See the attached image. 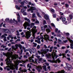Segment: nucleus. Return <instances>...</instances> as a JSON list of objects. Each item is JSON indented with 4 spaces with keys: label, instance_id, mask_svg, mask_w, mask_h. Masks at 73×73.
Returning a JSON list of instances; mask_svg holds the SVG:
<instances>
[{
    "label": "nucleus",
    "instance_id": "obj_60",
    "mask_svg": "<svg viewBox=\"0 0 73 73\" xmlns=\"http://www.w3.org/2000/svg\"><path fill=\"white\" fill-rule=\"evenodd\" d=\"M38 44H41V41L40 40H38V42H37Z\"/></svg>",
    "mask_w": 73,
    "mask_h": 73
},
{
    "label": "nucleus",
    "instance_id": "obj_31",
    "mask_svg": "<svg viewBox=\"0 0 73 73\" xmlns=\"http://www.w3.org/2000/svg\"><path fill=\"white\" fill-rule=\"evenodd\" d=\"M46 56L48 58H50V56H51V55H50V54H49V55L46 54Z\"/></svg>",
    "mask_w": 73,
    "mask_h": 73
},
{
    "label": "nucleus",
    "instance_id": "obj_50",
    "mask_svg": "<svg viewBox=\"0 0 73 73\" xmlns=\"http://www.w3.org/2000/svg\"><path fill=\"white\" fill-rule=\"evenodd\" d=\"M36 14L38 17H40V14L38 13V12H37L36 13Z\"/></svg>",
    "mask_w": 73,
    "mask_h": 73
},
{
    "label": "nucleus",
    "instance_id": "obj_19",
    "mask_svg": "<svg viewBox=\"0 0 73 73\" xmlns=\"http://www.w3.org/2000/svg\"><path fill=\"white\" fill-rule=\"evenodd\" d=\"M5 31L4 32H5V33H12V32H10V31H9V30L8 29H5L4 30Z\"/></svg>",
    "mask_w": 73,
    "mask_h": 73
},
{
    "label": "nucleus",
    "instance_id": "obj_34",
    "mask_svg": "<svg viewBox=\"0 0 73 73\" xmlns=\"http://www.w3.org/2000/svg\"><path fill=\"white\" fill-rule=\"evenodd\" d=\"M41 34H42V33H40V38L41 39H44V37H43V36L42 35H41Z\"/></svg>",
    "mask_w": 73,
    "mask_h": 73
},
{
    "label": "nucleus",
    "instance_id": "obj_2",
    "mask_svg": "<svg viewBox=\"0 0 73 73\" xmlns=\"http://www.w3.org/2000/svg\"><path fill=\"white\" fill-rule=\"evenodd\" d=\"M54 50H53V52H52V58H53V60H49L48 59V61H49V62H52V63H57V62H58V63H60V62H61V60H60L59 58H58L56 60V61L54 60V57L55 56V58H57L58 57V55H56V54H55V52H54Z\"/></svg>",
    "mask_w": 73,
    "mask_h": 73
},
{
    "label": "nucleus",
    "instance_id": "obj_12",
    "mask_svg": "<svg viewBox=\"0 0 73 73\" xmlns=\"http://www.w3.org/2000/svg\"><path fill=\"white\" fill-rule=\"evenodd\" d=\"M11 24H14L15 25H17V21H16L15 19H13V20H12V23Z\"/></svg>",
    "mask_w": 73,
    "mask_h": 73
},
{
    "label": "nucleus",
    "instance_id": "obj_48",
    "mask_svg": "<svg viewBox=\"0 0 73 73\" xmlns=\"http://www.w3.org/2000/svg\"><path fill=\"white\" fill-rule=\"evenodd\" d=\"M19 0H14V1L16 3V4H17V3H18V1Z\"/></svg>",
    "mask_w": 73,
    "mask_h": 73
},
{
    "label": "nucleus",
    "instance_id": "obj_62",
    "mask_svg": "<svg viewBox=\"0 0 73 73\" xmlns=\"http://www.w3.org/2000/svg\"><path fill=\"white\" fill-rule=\"evenodd\" d=\"M39 36H38L37 37V39H38V41H40L41 39L40 38H39Z\"/></svg>",
    "mask_w": 73,
    "mask_h": 73
},
{
    "label": "nucleus",
    "instance_id": "obj_1",
    "mask_svg": "<svg viewBox=\"0 0 73 73\" xmlns=\"http://www.w3.org/2000/svg\"><path fill=\"white\" fill-rule=\"evenodd\" d=\"M13 52H11V53L9 52H7V53H5L4 52H3V56H5L6 57H7L6 59L5 60V61H7L6 64L8 66H6V67H5L4 68V69H7V71H9L10 69H12V70H14L16 69L17 70H18V62L19 61L17 59V60H16V62H15V64L13 65L12 63L11 62H12V60H10V57H11L12 60H13L14 59L16 60L17 57V56L16 55H13L12 54Z\"/></svg>",
    "mask_w": 73,
    "mask_h": 73
},
{
    "label": "nucleus",
    "instance_id": "obj_45",
    "mask_svg": "<svg viewBox=\"0 0 73 73\" xmlns=\"http://www.w3.org/2000/svg\"><path fill=\"white\" fill-rule=\"evenodd\" d=\"M66 20L65 18H63L62 19V21L63 22L64 21H65Z\"/></svg>",
    "mask_w": 73,
    "mask_h": 73
},
{
    "label": "nucleus",
    "instance_id": "obj_30",
    "mask_svg": "<svg viewBox=\"0 0 73 73\" xmlns=\"http://www.w3.org/2000/svg\"><path fill=\"white\" fill-rule=\"evenodd\" d=\"M37 52H38V53L39 54H42L43 53L44 54L43 51V52H40V51L38 50Z\"/></svg>",
    "mask_w": 73,
    "mask_h": 73
},
{
    "label": "nucleus",
    "instance_id": "obj_41",
    "mask_svg": "<svg viewBox=\"0 0 73 73\" xmlns=\"http://www.w3.org/2000/svg\"><path fill=\"white\" fill-rule=\"evenodd\" d=\"M58 43L59 44H61V40L60 39H58Z\"/></svg>",
    "mask_w": 73,
    "mask_h": 73
},
{
    "label": "nucleus",
    "instance_id": "obj_9",
    "mask_svg": "<svg viewBox=\"0 0 73 73\" xmlns=\"http://www.w3.org/2000/svg\"><path fill=\"white\" fill-rule=\"evenodd\" d=\"M23 26L24 27V29H27V27H30V24L28 22H25L23 25Z\"/></svg>",
    "mask_w": 73,
    "mask_h": 73
},
{
    "label": "nucleus",
    "instance_id": "obj_27",
    "mask_svg": "<svg viewBox=\"0 0 73 73\" xmlns=\"http://www.w3.org/2000/svg\"><path fill=\"white\" fill-rule=\"evenodd\" d=\"M67 38L69 41L70 42H71V43L73 44V41L72 40H71L68 37H67Z\"/></svg>",
    "mask_w": 73,
    "mask_h": 73
},
{
    "label": "nucleus",
    "instance_id": "obj_51",
    "mask_svg": "<svg viewBox=\"0 0 73 73\" xmlns=\"http://www.w3.org/2000/svg\"><path fill=\"white\" fill-rule=\"evenodd\" d=\"M65 7H66V8H68L69 7V5L68 4H65Z\"/></svg>",
    "mask_w": 73,
    "mask_h": 73
},
{
    "label": "nucleus",
    "instance_id": "obj_29",
    "mask_svg": "<svg viewBox=\"0 0 73 73\" xmlns=\"http://www.w3.org/2000/svg\"><path fill=\"white\" fill-rule=\"evenodd\" d=\"M39 61H40L42 63H43V59L42 58H40L39 59Z\"/></svg>",
    "mask_w": 73,
    "mask_h": 73
},
{
    "label": "nucleus",
    "instance_id": "obj_57",
    "mask_svg": "<svg viewBox=\"0 0 73 73\" xmlns=\"http://www.w3.org/2000/svg\"><path fill=\"white\" fill-rule=\"evenodd\" d=\"M45 65H46L47 66H49V63L47 62L45 63Z\"/></svg>",
    "mask_w": 73,
    "mask_h": 73
},
{
    "label": "nucleus",
    "instance_id": "obj_53",
    "mask_svg": "<svg viewBox=\"0 0 73 73\" xmlns=\"http://www.w3.org/2000/svg\"><path fill=\"white\" fill-rule=\"evenodd\" d=\"M24 58H28V56H27L26 55H25L23 56Z\"/></svg>",
    "mask_w": 73,
    "mask_h": 73
},
{
    "label": "nucleus",
    "instance_id": "obj_22",
    "mask_svg": "<svg viewBox=\"0 0 73 73\" xmlns=\"http://www.w3.org/2000/svg\"><path fill=\"white\" fill-rule=\"evenodd\" d=\"M65 71H64V70H61V71H59L58 72H56V73H54L53 72H50V73H64Z\"/></svg>",
    "mask_w": 73,
    "mask_h": 73
},
{
    "label": "nucleus",
    "instance_id": "obj_54",
    "mask_svg": "<svg viewBox=\"0 0 73 73\" xmlns=\"http://www.w3.org/2000/svg\"><path fill=\"white\" fill-rule=\"evenodd\" d=\"M61 36V35L60 34H58L57 35V37H60Z\"/></svg>",
    "mask_w": 73,
    "mask_h": 73
},
{
    "label": "nucleus",
    "instance_id": "obj_15",
    "mask_svg": "<svg viewBox=\"0 0 73 73\" xmlns=\"http://www.w3.org/2000/svg\"><path fill=\"white\" fill-rule=\"evenodd\" d=\"M19 46L20 49H21V53H20V54H19V55H20L22 54V53H23V50H21V49H22V45H21V44H19Z\"/></svg>",
    "mask_w": 73,
    "mask_h": 73
},
{
    "label": "nucleus",
    "instance_id": "obj_28",
    "mask_svg": "<svg viewBox=\"0 0 73 73\" xmlns=\"http://www.w3.org/2000/svg\"><path fill=\"white\" fill-rule=\"evenodd\" d=\"M32 52L33 53H35L36 52V49L35 48H32Z\"/></svg>",
    "mask_w": 73,
    "mask_h": 73
},
{
    "label": "nucleus",
    "instance_id": "obj_64",
    "mask_svg": "<svg viewBox=\"0 0 73 73\" xmlns=\"http://www.w3.org/2000/svg\"><path fill=\"white\" fill-rule=\"evenodd\" d=\"M28 51L30 52H32V50L31 48H29L28 49Z\"/></svg>",
    "mask_w": 73,
    "mask_h": 73
},
{
    "label": "nucleus",
    "instance_id": "obj_59",
    "mask_svg": "<svg viewBox=\"0 0 73 73\" xmlns=\"http://www.w3.org/2000/svg\"><path fill=\"white\" fill-rule=\"evenodd\" d=\"M36 57H37L38 59L40 58V56H38V55H36Z\"/></svg>",
    "mask_w": 73,
    "mask_h": 73
},
{
    "label": "nucleus",
    "instance_id": "obj_33",
    "mask_svg": "<svg viewBox=\"0 0 73 73\" xmlns=\"http://www.w3.org/2000/svg\"><path fill=\"white\" fill-rule=\"evenodd\" d=\"M34 25H35V23H31L30 27L31 28H32V27H33V26H34Z\"/></svg>",
    "mask_w": 73,
    "mask_h": 73
},
{
    "label": "nucleus",
    "instance_id": "obj_37",
    "mask_svg": "<svg viewBox=\"0 0 73 73\" xmlns=\"http://www.w3.org/2000/svg\"><path fill=\"white\" fill-rule=\"evenodd\" d=\"M64 33L65 35H66L67 36H69V33H66L65 32H64Z\"/></svg>",
    "mask_w": 73,
    "mask_h": 73
},
{
    "label": "nucleus",
    "instance_id": "obj_21",
    "mask_svg": "<svg viewBox=\"0 0 73 73\" xmlns=\"http://www.w3.org/2000/svg\"><path fill=\"white\" fill-rule=\"evenodd\" d=\"M44 18L46 20H48L49 19V16L47 14H45L44 16Z\"/></svg>",
    "mask_w": 73,
    "mask_h": 73
},
{
    "label": "nucleus",
    "instance_id": "obj_16",
    "mask_svg": "<svg viewBox=\"0 0 73 73\" xmlns=\"http://www.w3.org/2000/svg\"><path fill=\"white\" fill-rule=\"evenodd\" d=\"M33 55L32 56L30 57L29 59H30V61H31V62H35V61H34V60L33 59H32V58H33Z\"/></svg>",
    "mask_w": 73,
    "mask_h": 73
},
{
    "label": "nucleus",
    "instance_id": "obj_58",
    "mask_svg": "<svg viewBox=\"0 0 73 73\" xmlns=\"http://www.w3.org/2000/svg\"><path fill=\"white\" fill-rule=\"evenodd\" d=\"M1 47L2 48V47H3V48H5L6 47V46H4V45H3L1 46Z\"/></svg>",
    "mask_w": 73,
    "mask_h": 73
},
{
    "label": "nucleus",
    "instance_id": "obj_38",
    "mask_svg": "<svg viewBox=\"0 0 73 73\" xmlns=\"http://www.w3.org/2000/svg\"><path fill=\"white\" fill-rule=\"evenodd\" d=\"M50 29H49L48 28L46 29V31L47 32V33H48L49 32H50Z\"/></svg>",
    "mask_w": 73,
    "mask_h": 73
},
{
    "label": "nucleus",
    "instance_id": "obj_40",
    "mask_svg": "<svg viewBox=\"0 0 73 73\" xmlns=\"http://www.w3.org/2000/svg\"><path fill=\"white\" fill-rule=\"evenodd\" d=\"M25 11V9H23L21 10V12H22V13H23V12H24Z\"/></svg>",
    "mask_w": 73,
    "mask_h": 73
},
{
    "label": "nucleus",
    "instance_id": "obj_7",
    "mask_svg": "<svg viewBox=\"0 0 73 73\" xmlns=\"http://www.w3.org/2000/svg\"><path fill=\"white\" fill-rule=\"evenodd\" d=\"M31 33V30H30L29 31H27L26 33V38H29L31 37V35L30 33Z\"/></svg>",
    "mask_w": 73,
    "mask_h": 73
},
{
    "label": "nucleus",
    "instance_id": "obj_35",
    "mask_svg": "<svg viewBox=\"0 0 73 73\" xmlns=\"http://www.w3.org/2000/svg\"><path fill=\"white\" fill-rule=\"evenodd\" d=\"M35 15H36L35 14H32V18H35H35H36V16H35Z\"/></svg>",
    "mask_w": 73,
    "mask_h": 73
},
{
    "label": "nucleus",
    "instance_id": "obj_6",
    "mask_svg": "<svg viewBox=\"0 0 73 73\" xmlns=\"http://www.w3.org/2000/svg\"><path fill=\"white\" fill-rule=\"evenodd\" d=\"M66 67H64L65 68L68 70H70L71 69V68H72V66L70 64L66 63Z\"/></svg>",
    "mask_w": 73,
    "mask_h": 73
},
{
    "label": "nucleus",
    "instance_id": "obj_32",
    "mask_svg": "<svg viewBox=\"0 0 73 73\" xmlns=\"http://www.w3.org/2000/svg\"><path fill=\"white\" fill-rule=\"evenodd\" d=\"M24 19L25 20H26L28 22H31V21L29 20V19H28L27 18H24Z\"/></svg>",
    "mask_w": 73,
    "mask_h": 73
},
{
    "label": "nucleus",
    "instance_id": "obj_39",
    "mask_svg": "<svg viewBox=\"0 0 73 73\" xmlns=\"http://www.w3.org/2000/svg\"><path fill=\"white\" fill-rule=\"evenodd\" d=\"M69 18H70V19H72V18H73V16L72 15H69Z\"/></svg>",
    "mask_w": 73,
    "mask_h": 73
},
{
    "label": "nucleus",
    "instance_id": "obj_3",
    "mask_svg": "<svg viewBox=\"0 0 73 73\" xmlns=\"http://www.w3.org/2000/svg\"><path fill=\"white\" fill-rule=\"evenodd\" d=\"M44 39L45 41L47 42H48L49 41H53V40H52V39H49V35H47L46 34H45V35H44Z\"/></svg>",
    "mask_w": 73,
    "mask_h": 73
},
{
    "label": "nucleus",
    "instance_id": "obj_61",
    "mask_svg": "<svg viewBox=\"0 0 73 73\" xmlns=\"http://www.w3.org/2000/svg\"><path fill=\"white\" fill-rule=\"evenodd\" d=\"M47 68L49 70H50V66H48L47 67Z\"/></svg>",
    "mask_w": 73,
    "mask_h": 73
},
{
    "label": "nucleus",
    "instance_id": "obj_49",
    "mask_svg": "<svg viewBox=\"0 0 73 73\" xmlns=\"http://www.w3.org/2000/svg\"><path fill=\"white\" fill-rule=\"evenodd\" d=\"M47 23L46 22V21L45 20H44L43 21V24H46Z\"/></svg>",
    "mask_w": 73,
    "mask_h": 73
},
{
    "label": "nucleus",
    "instance_id": "obj_42",
    "mask_svg": "<svg viewBox=\"0 0 73 73\" xmlns=\"http://www.w3.org/2000/svg\"><path fill=\"white\" fill-rule=\"evenodd\" d=\"M62 56H63V57H64L65 58H66V56H66V54L64 53H62Z\"/></svg>",
    "mask_w": 73,
    "mask_h": 73
},
{
    "label": "nucleus",
    "instance_id": "obj_25",
    "mask_svg": "<svg viewBox=\"0 0 73 73\" xmlns=\"http://www.w3.org/2000/svg\"><path fill=\"white\" fill-rule=\"evenodd\" d=\"M19 70H20V71H21V72H26L27 71V70L25 69H24V70H22V71L21 70V68H20V69H19Z\"/></svg>",
    "mask_w": 73,
    "mask_h": 73
},
{
    "label": "nucleus",
    "instance_id": "obj_23",
    "mask_svg": "<svg viewBox=\"0 0 73 73\" xmlns=\"http://www.w3.org/2000/svg\"><path fill=\"white\" fill-rule=\"evenodd\" d=\"M42 67L43 68V69L45 71H47V70H46V65H44Z\"/></svg>",
    "mask_w": 73,
    "mask_h": 73
},
{
    "label": "nucleus",
    "instance_id": "obj_20",
    "mask_svg": "<svg viewBox=\"0 0 73 73\" xmlns=\"http://www.w3.org/2000/svg\"><path fill=\"white\" fill-rule=\"evenodd\" d=\"M55 33H60L61 32L60 30H58V29L57 28L55 29Z\"/></svg>",
    "mask_w": 73,
    "mask_h": 73
},
{
    "label": "nucleus",
    "instance_id": "obj_4",
    "mask_svg": "<svg viewBox=\"0 0 73 73\" xmlns=\"http://www.w3.org/2000/svg\"><path fill=\"white\" fill-rule=\"evenodd\" d=\"M36 26H34L32 29V32L33 33V37H31V38H33V39H35V33L36 32Z\"/></svg>",
    "mask_w": 73,
    "mask_h": 73
},
{
    "label": "nucleus",
    "instance_id": "obj_46",
    "mask_svg": "<svg viewBox=\"0 0 73 73\" xmlns=\"http://www.w3.org/2000/svg\"><path fill=\"white\" fill-rule=\"evenodd\" d=\"M63 23H64V24H66V25L68 24V22L66 21H64V22H63Z\"/></svg>",
    "mask_w": 73,
    "mask_h": 73
},
{
    "label": "nucleus",
    "instance_id": "obj_24",
    "mask_svg": "<svg viewBox=\"0 0 73 73\" xmlns=\"http://www.w3.org/2000/svg\"><path fill=\"white\" fill-rule=\"evenodd\" d=\"M35 62L36 64H37L38 63H40V62H39V61H38V60L37 59H35Z\"/></svg>",
    "mask_w": 73,
    "mask_h": 73
},
{
    "label": "nucleus",
    "instance_id": "obj_56",
    "mask_svg": "<svg viewBox=\"0 0 73 73\" xmlns=\"http://www.w3.org/2000/svg\"><path fill=\"white\" fill-rule=\"evenodd\" d=\"M66 59L68 60V61H70L71 60L70 58L66 57Z\"/></svg>",
    "mask_w": 73,
    "mask_h": 73
},
{
    "label": "nucleus",
    "instance_id": "obj_52",
    "mask_svg": "<svg viewBox=\"0 0 73 73\" xmlns=\"http://www.w3.org/2000/svg\"><path fill=\"white\" fill-rule=\"evenodd\" d=\"M37 48L38 49H39V48H40V45H38L37 46Z\"/></svg>",
    "mask_w": 73,
    "mask_h": 73
},
{
    "label": "nucleus",
    "instance_id": "obj_17",
    "mask_svg": "<svg viewBox=\"0 0 73 73\" xmlns=\"http://www.w3.org/2000/svg\"><path fill=\"white\" fill-rule=\"evenodd\" d=\"M43 53L44 54H46L47 53V52H49V49H44L43 50Z\"/></svg>",
    "mask_w": 73,
    "mask_h": 73
},
{
    "label": "nucleus",
    "instance_id": "obj_13",
    "mask_svg": "<svg viewBox=\"0 0 73 73\" xmlns=\"http://www.w3.org/2000/svg\"><path fill=\"white\" fill-rule=\"evenodd\" d=\"M24 1H23L22 2H21V0L19 1V3H21V4H22V5H23L24 4V3L25 2V3H26V4H27L28 3V1H27V0H24Z\"/></svg>",
    "mask_w": 73,
    "mask_h": 73
},
{
    "label": "nucleus",
    "instance_id": "obj_18",
    "mask_svg": "<svg viewBox=\"0 0 73 73\" xmlns=\"http://www.w3.org/2000/svg\"><path fill=\"white\" fill-rule=\"evenodd\" d=\"M28 61V60L27 59L26 60H19V63H21V62H23V63H25L26 62Z\"/></svg>",
    "mask_w": 73,
    "mask_h": 73
},
{
    "label": "nucleus",
    "instance_id": "obj_11",
    "mask_svg": "<svg viewBox=\"0 0 73 73\" xmlns=\"http://www.w3.org/2000/svg\"><path fill=\"white\" fill-rule=\"evenodd\" d=\"M35 68L36 69L38 72H40V69H42V68L41 67V66H35Z\"/></svg>",
    "mask_w": 73,
    "mask_h": 73
},
{
    "label": "nucleus",
    "instance_id": "obj_36",
    "mask_svg": "<svg viewBox=\"0 0 73 73\" xmlns=\"http://www.w3.org/2000/svg\"><path fill=\"white\" fill-rule=\"evenodd\" d=\"M41 29L42 31L44 32L45 31V28L44 27H41Z\"/></svg>",
    "mask_w": 73,
    "mask_h": 73
},
{
    "label": "nucleus",
    "instance_id": "obj_14",
    "mask_svg": "<svg viewBox=\"0 0 73 73\" xmlns=\"http://www.w3.org/2000/svg\"><path fill=\"white\" fill-rule=\"evenodd\" d=\"M19 46L18 44H16L15 45V46L16 47V48H15V46H12V49H14V50H16V49L17 48H18V46Z\"/></svg>",
    "mask_w": 73,
    "mask_h": 73
},
{
    "label": "nucleus",
    "instance_id": "obj_44",
    "mask_svg": "<svg viewBox=\"0 0 73 73\" xmlns=\"http://www.w3.org/2000/svg\"><path fill=\"white\" fill-rule=\"evenodd\" d=\"M50 10L51 11L52 13V12H53V13L54 12V9H50Z\"/></svg>",
    "mask_w": 73,
    "mask_h": 73
},
{
    "label": "nucleus",
    "instance_id": "obj_8",
    "mask_svg": "<svg viewBox=\"0 0 73 73\" xmlns=\"http://www.w3.org/2000/svg\"><path fill=\"white\" fill-rule=\"evenodd\" d=\"M36 7L31 6L30 7V8L28 9L27 11L28 12L31 11V13H33V11H35V10H36Z\"/></svg>",
    "mask_w": 73,
    "mask_h": 73
},
{
    "label": "nucleus",
    "instance_id": "obj_10",
    "mask_svg": "<svg viewBox=\"0 0 73 73\" xmlns=\"http://www.w3.org/2000/svg\"><path fill=\"white\" fill-rule=\"evenodd\" d=\"M5 21H6V22H7L8 23H9L11 24V23H12V19H11L9 20V19L8 18H7L5 19Z\"/></svg>",
    "mask_w": 73,
    "mask_h": 73
},
{
    "label": "nucleus",
    "instance_id": "obj_63",
    "mask_svg": "<svg viewBox=\"0 0 73 73\" xmlns=\"http://www.w3.org/2000/svg\"><path fill=\"white\" fill-rule=\"evenodd\" d=\"M54 45H56V44H57V42L55 41L54 42Z\"/></svg>",
    "mask_w": 73,
    "mask_h": 73
},
{
    "label": "nucleus",
    "instance_id": "obj_5",
    "mask_svg": "<svg viewBox=\"0 0 73 73\" xmlns=\"http://www.w3.org/2000/svg\"><path fill=\"white\" fill-rule=\"evenodd\" d=\"M1 36V34L0 33V39H2V38H4V37L3 40L4 41H7V39H6L7 37L5 36H7L8 35L7 34H5L3 35H2V36Z\"/></svg>",
    "mask_w": 73,
    "mask_h": 73
},
{
    "label": "nucleus",
    "instance_id": "obj_43",
    "mask_svg": "<svg viewBox=\"0 0 73 73\" xmlns=\"http://www.w3.org/2000/svg\"><path fill=\"white\" fill-rule=\"evenodd\" d=\"M73 44H70V49H73Z\"/></svg>",
    "mask_w": 73,
    "mask_h": 73
},
{
    "label": "nucleus",
    "instance_id": "obj_26",
    "mask_svg": "<svg viewBox=\"0 0 73 73\" xmlns=\"http://www.w3.org/2000/svg\"><path fill=\"white\" fill-rule=\"evenodd\" d=\"M37 45V43H36L34 42L33 43V46L34 47H36V46Z\"/></svg>",
    "mask_w": 73,
    "mask_h": 73
},
{
    "label": "nucleus",
    "instance_id": "obj_55",
    "mask_svg": "<svg viewBox=\"0 0 73 73\" xmlns=\"http://www.w3.org/2000/svg\"><path fill=\"white\" fill-rule=\"evenodd\" d=\"M15 7L17 9H19V6L17 5H16Z\"/></svg>",
    "mask_w": 73,
    "mask_h": 73
},
{
    "label": "nucleus",
    "instance_id": "obj_47",
    "mask_svg": "<svg viewBox=\"0 0 73 73\" xmlns=\"http://www.w3.org/2000/svg\"><path fill=\"white\" fill-rule=\"evenodd\" d=\"M16 15L17 16V20L19 21V13H17Z\"/></svg>",
    "mask_w": 73,
    "mask_h": 73
}]
</instances>
